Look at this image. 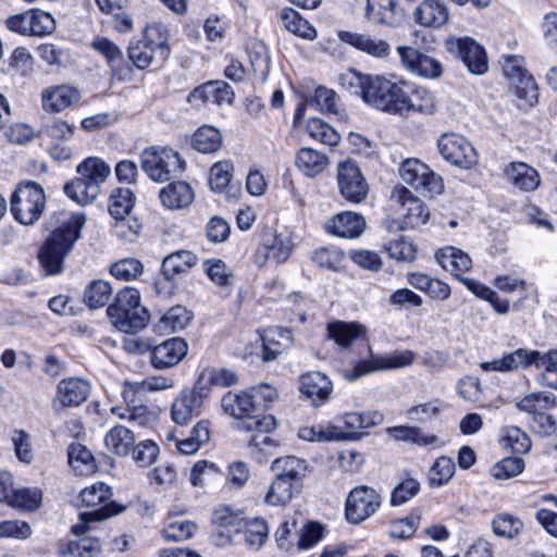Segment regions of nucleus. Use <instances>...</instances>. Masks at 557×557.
<instances>
[{
	"label": "nucleus",
	"instance_id": "f257e3e1",
	"mask_svg": "<svg viewBox=\"0 0 557 557\" xmlns=\"http://www.w3.org/2000/svg\"><path fill=\"white\" fill-rule=\"evenodd\" d=\"M85 223L86 218L83 213L59 211L50 215L47 222L50 233L38 253L39 263L47 275L59 274L62 271L64 258L81 237Z\"/></svg>",
	"mask_w": 557,
	"mask_h": 557
},
{
	"label": "nucleus",
	"instance_id": "f03ea898",
	"mask_svg": "<svg viewBox=\"0 0 557 557\" xmlns=\"http://www.w3.org/2000/svg\"><path fill=\"white\" fill-rule=\"evenodd\" d=\"M78 176L64 185V193L81 206L91 203L109 176L110 166L99 158H86L77 165Z\"/></svg>",
	"mask_w": 557,
	"mask_h": 557
},
{
	"label": "nucleus",
	"instance_id": "7ed1b4c3",
	"mask_svg": "<svg viewBox=\"0 0 557 557\" xmlns=\"http://www.w3.org/2000/svg\"><path fill=\"white\" fill-rule=\"evenodd\" d=\"M107 314L114 327L124 333H137L149 323L150 314L140 302L139 292L132 287L121 289Z\"/></svg>",
	"mask_w": 557,
	"mask_h": 557
},
{
	"label": "nucleus",
	"instance_id": "20e7f679",
	"mask_svg": "<svg viewBox=\"0 0 557 557\" xmlns=\"http://www.w3.org/2000/svg\"><path fill=\"white\" fill-rule=\"evenodd\" d=\"M225 413L234 417L235 429L243 433H270L276 429V419L272 414L256 413L248 391L228 392L221 401Z\"/></svg>",
	"mask_w": 557,
	"mask_h": 557
},
{
	"label": "nucleus",
	"instance_id": "39448f33",
	"mask_svg": "<svg viewBox=\"0 0 557 557\" xmlns=\"http://www.w3.org/2000/svg\"><path fill=\"white\" fill-rule=\"evenodd\" d=\"M140 166L149 178L163 183L180 176L185 170V161L171 148L151 146L141 151Z\"/></svg>",
	"mask_w": 557,
	"mask_h": 557
},
{
	"label": "nucleus",
	"instance_id": "423d86ee",
	"mask_svg": "<svg viewBox=\"0 0 557 557\" xmlns=\"http://www.w3.org/2000/svg\"><path fill=\"white\" fill-rule=\"evenodd\" d=\"M407 89L408 83L405 81L394 82L384 76L374 75L366 92L364 102L389 114L401 115Z\"/></svg>",
	"mask_w": 557,
	"mask_h": 557
},
{
	"label": "nucleus",
	"instance_id": "0eeeda50",
	"mask_svg": "<svg viewBox=\"0 0 557 557\" xmlns=\"http://www.w3.org/2000/svg\"><path fill=\"white\" fill-rule=\"evenodd\" d=\"M46 195L34 182L22 183L11 197V212L24 225L34 224L44 213Z\"/></svg>",
	"mask_w": 557,
	"mask_h": 557
},
{
	"label": "nucleus",
	"instance_id": "6e6552de",
	"mask_svg": "<svg viewBox=\"0 0 557 557\" xmlns=\"http://www.w3.org/2000/svg\"><path fill=\"white\" fill-rule=\"evenodd\" d=\"M112 492L109 485L97 482L81 492L82 503L89 509L81 515L84 522L100 521L124 510L111 500Z\"/></svg>",
	"mask_w": 557,
	"mask_h": 557
},
{
	"label": "nucleus",
	"instance_id": "1a4fd4ad",
	"mask_svg": "<svg viewBox=\"0 0 557 557\" xmlns=\"http://www.w3.org/2000/svg\"><path fill=\"white\" fill-rule=\"evenodd\" d=\"M382 504L381 494L373 487H354L345 503V516L349 523L359 524L374 515Z\"/></svg>",
	"mask_w": 557,
	"mask_h": 557
},
{
	"label": "nucleus",
	"instance_id": "9d476101",
	"mask_svg": "<svg viewBox=\"0 0 557 557\" xmlns=\"http://www.w3.org/2000/svg\"><path fill=\"white\" fill-rule=\"evenodd\" d=\"M416 355L411 350L395 351L386 356H372L369 360H360L350 370L344 372L347 381H356L375 371L395 370L411 366Z\"/></svg>",
	"mask_w": 557,
	"mask_h": 557
},
{
	"label": "nucleus",
	"instance_id": "9b49d317",
	"mask_svg": "<svg viewBox=\"0 0 557 557\" xmlns=\"http://www.w3.org/2000/svg\"><path fill=\"white\" fill-rule=\"evenodd\" d=\"M399 175L406 184L430 195L441 194L444 189L442 177L418 159L405 160Z\"/></svg>",
	"mask_w": 557,
	"mask_h": 557
},
{
	"label": "nucleus",
	"instance_id": "f8f14e48",
	"mask_svg": "<svg viewBox=\"0 0 557 557\" xmlns=\"http://www.w3.org/2000/svg\"><path fill=\"white\" fill-rule=\"evenodd\" d=\"M337 188L342 197L351 203H360L369 194V185L352 161L341 162L337 166Z\"/></svg>",
	"mask_w": 557,
	"mask_h": 557
},
{
	"label": "nucleus",
	"instance_id": "ddd939ff",
	"mask_svg": "<svg viewBox=\"0 0 557 557\" xmlns=\"http://www.w3.org/2000/svg\"><path fill=\"white\" fill-rule=\"evenodd\" d=\"M293 250V244L288 236L277 234L271 228H267L261 234V243L257 249L253 260L255 264L262 268L268 261L275 263L287 261Z\"/></svg>",
	"mask_w": 557,
	"mask_h": 557
},
{
	"label": "nucleus",
	"instance_id": "4468645a",
	"mask_svg": "<svg viewBox=\"0 0 557 557\" xmlns=\"http://www.w3.org/2000/svg\"><path fill=\"white\" fill-rule=\"evenodd\" d=\"M503 73L516 86V94L530 104L537 101L536 83L523 66V59L516 55L504 57Z\"/></svg>",
	"mask_w": 557,
	"mask_h": 557
},
{
	"label": "nucleus",
	"instance_id": "2eb2a0df",
	"mask_svg": "<svg viewBox=\"0 0 557 557\" xmlns=\"http://www.w3.org/2000/svg\"><path fill=\"white\" fill-rule=\"evenodd\" d=\"M438 150L446 161L462 169H470L478 162L473 146L461 135H443L438 139Z\"/></svg>",
	"mask_w": 557,
	"mask_h": 557
},
{
	"label": "nucleus",
	"instance_id": "dca6fc26",
	"mask_svg": "<svg viewBox=\"0 0 557 557\" xmlns=\"http://www.w3.org/2000/svg\"><path fill=\"white\" fill-rule=\"evenodd\" d=\"M446 46L450 53H456L461 59L472 74L481 75L487 71L488 60L486 52L472 38L450 39Z\"/></svg>",
	"mask_w": 557,
	"mask_h": 557
},
{
	"label": "nucleus",
	"instance_id": "f3484780",
	"mask_svg": "<svg viewBox=\"0 0 557 557\" xmlns=\"http://www.w3.org/2000/svg\"><path fill=\"white\" fill-rule=\"evenodd\" d=\"M363 16L375 26L398 27L405 21L396 0H366Z\"/></svg>",
	"mask_w": 557,
	"mask_h": 557
},
{
	"label": "nucleus",
	"instance_id": "a211bd4d",
	"mask_svg": "<svg viewBox=\"0 0 557 557\" xmlns=\"http://www.w3.org/2000/svg\"><path fill=\"white\" fill-rule=\"evenodd\" d=\"M391 198L403 208L401 214L407 227H417L428 221L429 209L406 187L395 186Z\"/></svg>",
	"mask_w": 557,
	"mask_h": 557
},
{
	"label": "nucleus",
	"instance_id": "6ab92c4d",
	"mask_svg": "<svg viewBox=\"0 0 557 557\" xmlns=\"http://www.w3.org/2000/svg\"><path fill=\"white\" fill-rule=\"evenodd\" d=\"M397 52L401 64L412 74L433 78L440 76L442 73V65L436 59L413 47L398 46Z\"/></svg>",
	"mask_w": 557,
	"mask_h": 557
},
{
	"label": "nucleus",
	"instance_id": "aec40b11",
	"mask_svg": "<svg viewBox=\"0 0 557 557\" xmlns=\"http://www.w3.org/2000/svg\"><path fill=\"white\" fill-rule=\"evenodd\" d=\"M337 36L342 42L375 59H386L391 53L388 41L369 34L339 30Z\"/></svg>",
	"mask_w": 557,
	"mask_h": 557
},
{
	"label": "nucleus",
	"instance_id": "412c9836",
	"mask_svg": "<svg viewBox=\"0 0 557 557\" xmlns=\"http://www.w3.org/2000/svg\"><path fill=\"white\" fill-rule=\"evenodd\" d=\"M188 344L181 337H172L151 349V364L154 369L164 370L178 364L187 355Z\"/></svg>",
	"mask_w": 557,
	"mask_h": 557
},
{
	"label": "nucleus",
	"instance_id": "4be33fe9",
	"mask_svg": "<svg viewBox=\"0 0 557 557\" xmlns=\"http://www.w3.org/2000/svg\"><path fill=\"white\" fill-rule=\"evenodd\" d=\"M232 87L223 81H210L195 88L187 97L191 104L212 102L219 106L231 104L234 100Z\"/></svg>",
	"mask_w": 557,
	"mask_h": 557
},
{
	"label": "nucleus",
	"instance_id": "5701e85b",
	"mask_svg": "<svg viewBox=\"0 0 557 557\" xmlns=\"http://www.w3.org/2000/svg\"><path fill=\"white\" fill-rule=\"evenodd\" d=\"M364 228L366 219L363 215L351 211L337 213L325 224L327 233L342 238H357L363 233Z\"/></svg>",
	"mask_w": 557,
	"mask_h": 557
},
{
	"label": "nucleus",
	"instance_id": "b1692460",
	"mask_svg": "<svg viewBox=\"0 0 557 557\" xmlns=\"http://www.w3.org/2000/svg\"><path fill=\"white\" fill-rule=\"evenodd\" d=\"M271 469L275 473V478L293 483V485L302 490L304 479L308 471L306 460L295 456L275 458Z\"/></svg>",
	"mask_w": 557,
	"mask_h": 557
},
{
	"label": "nucleus",
	"instance_id": "393cba45",
	"mask_svg": "<svg viewBox=\"0 0 557 557\" xmlns=\"http://www.w3.org/2000/svg\"><path fill=\"white\" fill-rule=\"evenodd\" d=\"M536 357H539V351L519 348L504 355L499 359L482 362L481 369L484 371L507 372L519 368H528L530 366H535Z\"/></svg>",
	"mask_w": 557,
	"mask_h": 557
},
{
	"label": "nucleus",
	"instance_id": "a878e982",
	"mask_svg": "<svg viewBox=\"0 0 557 557\" xmlns=\"http://www.w3.org/2000/svg\"><path fill=\"white\" fill-rule=\"evenodd\" d=\"M79 99L78 89L67 85L50 86L41 92L42 108L49 112H61Z\"/></svg>",
	"mask_w": 557,
	"mask_h": 557
},
{
	"label": "nucleus",
	"instance_id": "bb28decb",
	"mask_svg": "<svg viewBox=\"0 0 557 557\" xmlns=\"http://www.w3.org/2000/svg\"><path fill=\"white\" fill-rule=\"evenodd\" d=\"M414 18L422 26L437 28L447 23L449 10L445 0H423L414 11Z\"/></svg>",
	"mask_w": 557,
	"mask_h": 557
},
{
	"label": "nucleus",
	"instance_id": "cd10ccee",
	"mask_svg": "<svg viewBox=\"0 0 557 557\" xmlns=\"http://www.w3.org/2000/svg\"><path fill=\"white\" fill-rule=\"evenodd\" d=\"M333 385L329 377L321 372H310L300 377L299 389L314 405L329 399Z\"/></svg>",
	"mask_w": 557,
	"mask_h": 557
},
{
	"label": "nucleus",
	"instance_id": "c85d7f7f",
	"mask_svg": "<svg viewBox=\"0 0 557 557\" xmlns=\"http://www.w3.org/2000/svg\"><path fill=\"white\" fill-rule=\"evenodd\" d=\"M436 111V101L434 96L422 87H412L408 84L405 95V108L403 116H409L413 113L433 114Z\"/></svg>",
	"mask_w": 557,
	"mask_h": 557
},
{
	"label": "nucleus",
	"instance_id": "c756f323",
	"mask_svg": "<svg viewBox=\"0 0 557 557\" xmlns=\"http://www.w3.org/2000/svg\"><path fill=\"white\" fill-rule=\"evenodd\" d=\"M90 384L78 377H69L58 384V396L62 406H79L88 398Z\"/></svg>",
	"mask_w": 557,
	"mask_h": 557
},
{
	"label": "nucleus",
	"instance_id": "7c9ffc66",
	"mask_svg": "<svg viewBox=\"0 0 557 557\" xmlns=\"http://www.w3.org/2000/svg\"><path fill=\"white\" fill-rule=\"evenodd\" d=\"M161 203L170 210H178L188 207L194 200L191 187L182 181L172 182L160 190Z\"/></svg>",
	"mask_w": 557,
	"mask_h": 557
},
{
	"label": "nucleus",
	"instance_id": "2f4dec72",
	"mask_svg": "<svg viewBox=\"0 0 557 557\" xmlns=\"http://www.w3.org/2000/svg\"><path fill=\"white\" fill-rule=\"evenodd\" d=\"M197 261V256L190 250L174 251L162 260L161 274L165 278L175 280L176 276L188 273Z\"/></svg>",
	"mask_w": 557,
	"mask_h": 557
},
{
	"label": "nucleus",
	"instance_id": "473e14b6",
	"mask_svg": "<svg viewBox=\"0 0 557 557\" xmlns=\"http://www.w3.org/2000/svg\"><path fill=\"white\" fill-rule=\"evenodd\" d=\"M193 319V314L183 306L169 309L154 324L153 331L160 335L184 330Z\"/></svg>",
	"mask_w": 557,
	"mask_h": 557
},
{
	"label": "nucleus",
	"instance_id": "72a5a7b5",
	"mask_svg": "<svg viewBox=\"0 0 557 557\" xmlns=\"http://www.w3.org/2000/svg\"><path fill=\"white\" fill-rule=\"evenodd\" d=\"M135 435L132 430L124 425H115L104 436L107 449L119 457L129 455L135 444Z\"/></svg>",
	"mask_w": 557,
	"mask_h": 557
},
{
	"label": "nucleus",
	"instance_id": "f704fd0d",
	"mask_svg": "<svg viewBox=\"0 0 557 557\" xmlns=\"http://www.w3.org/2000/svg\"><path fill=\"white\" fill-rule=\"evenodd\" d=\"M508 181L521 190L531 191L540 185V175L537 171L527 163L512 162L506 171Z\"/></svg>",
	"mask_w": 557,
	"mask_h": 557
},
{
	"label": "nucleus",
	"instance_id": "c9c22d12",
	"mask_svg": "<svg viewBox=\"0 0 557 557\" xmlns=\"http://www.w3.org/2000/svg\"><path fill=\"white\" fill-rule=\"evenodd\" d=\"M197 401L196 398L190 397L185 391H182L172 404V420L176 424L186 425L194 418L200 416L202 407Z\"/></svg>",
	"mask_w": 557,
	"mask_h": 557
},
{
	"label": "nucleus",
	"instance_id": "e433bc0d",
	"mask_svg": "<svg viewBox=\"0 0 557 557\" xmlns=\"http://www.w3.org/2000/svg\"><path fill=\"white\" fill-rule=\"evenodd\" d=\"M363 333L364 327L358 323L335 321L327 324V337L339 348H348Z\"/></svg>",
	"mask_w": 557,
	"mask_h": 557
},
{
	"label": "nucleus",
	"instance_id": "4c0bfd02",
	"mask_svg": "<svg viewBox=\"0 0 557 557\" xmlns=\"http://www.w3.org/2000/svg\"><path fill=\"white\" fill-rule=\"evenodd\" d=\"M243 533L246 546L251 550L262 547L269 536L268 524L262 518L246 519L245 524L237 531Z\"/></svg>",
	"mask_w": 557,
	"mask_h": 557
},
{
	"label": "nucleus",
	"instance_id": "58836bf2",
	"mask_svg": "<svg viewBox=\"0 0 557 557\" xmlns=\"http://www.w3.org/2000/svg\"><path fill=\"white\" fill-rule=\"evenodd\" d=\"M329 164L327 157L311 148H301L296 156L297 168L307 176L314 177Z\"/></svg>",
	"mask_w": 557,
	"mask_h": 557
},
{
	"label": "nucleus",
	"instance_id": "ea45409f",
	"mask_svg": "<svg viewBox=\"0 0 557 557\" xmlns=\"http://www.w3.org/2000/svg\"><path fill=\"white\" fill-rule=\"evenodd\" d=\"M248 435L249 454L253 460L262 465L269 461L274 455L276 443L268 435L269 433L253 432Z\"/></svg>",
	"mask_w": 557,
	"mask_h": 557
},
{
	"label": "nucleus",
	"instance_id": "a19ab883",
	"mask_svg": "<svg viewBox=\"0 0 557 557\" xmlns=\"http://www.w3.org/2000/svg\"><path fill=\"white\" fill-rule=\"evenodd\" d=\"M300 492L301 488L293 483L274 478L265 493L264 503L269 506H286Z\"/></svg>",
	"mask_w": 557,
	"mask_h": 557
},
{
	"label": "nucleus",
	"instance_id": "79ce46f5",
	"mask_svg": "<svg viewBox=\"0 0 557 557\" xmlns=\"http://www.w3.org/2000/svg\"><path fill=\"white\" fill-rule=\"evenodd\" d=\"M280 17L288 32L309 40L317 37L315 28L307 20H304L294 9L285 8L281 10Z\"/></svg>",
	"mask_w": 557,
	"mask_h": 557
},
{
	"label": "nucleus",
	"instance_id": "37998d69",
	"mask_svg": "<svg viewBox=\"0 0 557 557\" xmlns=\"http://www.w3.org/2000/svg\"><path fill=\"white\" fill-rule=\"evenodd\" d=\"M517 408L532 417L556 406V398L550 392H533L522 397L516 404Z\"/></svg>",
	"mask_w": 557,
	"mask_h": 557
},
{
	"label": "nucleus",
	"instance_id": "c03bdc74",
	"mask_svg": "<svg viewBox=\"0 0 557 557\" xmlns=\"http://www.w3.org/2000/svg\"><path fill=\"white\" fill-rule=\"evenodd\" d=\"M169 29L162 23H151L146 26L144 34V41L147 42L152 49L157 50V54L165 60L169 57Z\"/></svg>",
	"mask_w": 557,
	"mask_h": 557
},
{
	"label": "nucleus",
	"instance_id": "a18cd8bd",
	"mask_svg": "<svg viewBox=\"0 0 557 557\" xmlns=\"http://www.w3.org/2000/svg\"><path fill=\"white\" fill-rule=\"evenodd\" d=\"M191 145L201 153H212L222 146V135L218 128L203 125L194 133Z\"/></svg>",
	"mask_w": 557,
	"mask_h": 557
},
{
	"label": "nucleus",
	"instance_id": "49530a36",
	"mask_svg": "<svg viewBox=\"0 0 557 557\" xmlns=\"http://www.w3.org/2000/svg\"><path fill=\"white\" fill-rule=\"evenodd\" d=\"M535 367L544 368L543 372L539 375V384L557 389V349L549 350L546 354L539 351Z\"/></svg>",
	"mask_w": 557,
	"mask_h": 557
},
{
	"label": "nucleus",
	"instance_id": "de8ad7c7",
	"mask_svg": "<svg viewBox=\"0 0 557 557\" xmlns=\"http://www.w3.org/2000/svg\"><path fill=\"white\" fill-rule=\"evenodd\" d=\"M41 503V492L37 488L22 487L14 490L7 500V504L13 508L34 511Z\"/></svg>",
	"mask_w": 557,
	"mask_h": 557
},
{
	"label": "nucleus",
	"instance_id": "09e8293b",
	"mask_svg": "<svg viewBox=\"0 0 557 557\" xmlns=\"http://www.w3.org/2000/svg\"><path fill=\"white\" fill-rule=\"evenodd\" d=\"M210 438L209 425L199 421L190 431L189 436L177 442L178 450L184 455H193Z\"/></svg>",
	"mask_w": 557,
	"mask_h": 557
},
{
	"label": "nucleus",
	"instance_id": "8fccbe9b",
	"mask_svg": "<svg viewBox=\"0 0 557 557\" xmlns=\"http://www.w3.org/2000/svg\"><path fill=\"white\" fill-rule=\"evenodd\" d=\"M112 286L103 280H95L84 292V302L91 309L104 307L111 295Z\"/></svg>",
	"mask_w": 557,
	"mask_h": 557
},
{
	"label": "nucleus",
	"instance_id": "3c124183",
	"mask_svg": "<svg viewBox=\"0 0 557 557\" xmlns=\"http://www.w3.org/2000/svg\"><path fill=\"white\" fill-rule=\"evenodd\" d=\"M135 202V196L128 188H116L112 191L109 212L115 220L127 218Z\"/></svg>",
	"mask_w": 557,
	"mask_h": 557
},
{
	"label": "nucleus",
	"instance_id": "603ef678",
	"mask_svg": "<svg viewBox=\"0 0 557 557\" xmlns=\"http://www.w3.org/2000/svg\"><path fill=\"white\" fill-rule=\"evenodd\" d=\"M502 444L513 453L525 454L531 448V440L525 432L517 426H505L500 431Z\"/></svg>",
	"mask_w": 557,
	"mask_h": 557
},
{
	"label": "nucleus",
	"instance_id": "864d4df0",
	"mask_svg": "<svg viewBox=\"0 0 557 557\" xmlns=\"http://www.w3.org/2000/svg\"><path fill=\"white\" fill-rule=\"evenodd\" d=\"M374 75L361 74L356 70H348L341 75L339 82L344 89L354 95H359L366 101V92L370 83L373 81Z\"/></svg>",
	"mask_w": 557,
	"mask_h": 557
},
{
	"label": "nucleus",
	"instance_id": "5fc2aeb1",
	"mask_svg": "<svg viewBox=\"0 0 557 557\" xmlns=\"http://www.w3.org/2000/svg\"><path fill=\"white\" fill-rule=\"evenodd\" d=\"M307 132L310 137L324 145L336 146L341 140V136L337 132L318 117L309 119L307 123Z\"/></svg>",
	"mask_w": 557,
	"mask_h": 557
},
{
	"label": "nucleus",
	"instance_id": "6e6d98bb",
	"mask_svg": "<svg viewBox=\"0 0 557 557\" xmlns=\"http://www.w3.org/2000/svg\"><path fill=\"white\" fill-rule=\"evenodd\" d=\"M455 473V463L451 458L442 456L437 458L429 471L430 486L446 484Z\"/></svg>",
	"mask_w": 557,
	"mask_h": 557
},
{
	"label": "nucleus",
	"instance_id": "4d7b16f0",
	"mask_svg": "<svg viewBox=\"0 0 557 557\" xmlns=\"http://www.w3.org/2000/svg\"><path fill=\"white\" fill-rule=\"evenodd\" d=\"M444 410L443 401L434 399L428 403L419 404L410 407L406 414L407 417L420 423H425L432 419L437 418Z\"/></svg>",
	"mask_w": 557,
	"mask_h": 557
},
{
	"label": "nucleus",
	"instance_id": "13d9d810",
	"mask_svg": "<svg viewBox=\"0 0 557 557\" xmlns=\"http://www.w3.org/2000/svg\"><path fill=\"white\" fill-rule=\"evenodd\" d=\"M233 177V164L230 161L215 162L210 169L209 184L213 191L222 193Z\"/></svg>",
	"mask_w": 557,
	"mask_h": 557
},
{
	"label": "nucleus",
	"instance_id": "bf43d9fd",
	"mask_svg": "<svg viewBox=\"0 0 557 557\" xmlns=\"http://www.w3.org/2000/svg\"><path fill=\"white\" fill-rule=\"evenodd\" d=\"M212 522L225 529H233L235 533L245 524V517L242 512L234 511L228 506H220L214 509Z\"/></svg>",
	"mask_w": 557,
	"mask_h": 557
},
{
	"label": "nucleus",
	"instance_id": "052dcab7",
	"mask_svg": "<svg viewBox=\"0 0 557 557\" xmlns=\"http://www.w3.org/2000/svg\"><path fill=\"white\" fill-rule=\"evenodd\" d=\"M197 531V525L189 520H175L161 532L165 541L181 542L190 539Z\"/></svg>",
	"mask_w": 557,
	"mask_h": 557
},
{
	"label": "nucleus",
	"instance_id": "680f3d73",
	"mask_svg": "<svg viewBox=\"0 0 557 557\" xmlns=\"http://www.w3.org/2000/svg\"><path fill=\"white\" fill-rule=\"evenodd\" d=\"M157 50L152 49L144 40L132 42L128 47V58L139 70L149 67L154 59Z\"/></svg>",
	"mask_w": 557,
	"mask_h": 557
},
{
	"label": "nucleus",
	"instance_id": "e2e57ef3",
	"mask_svg": "<svg viewBox=\"0 0 557 557\" xmlns=\"http://www.w3.org/2000/svg\"><path fill=\"white\" fill-rule=\"evenodd\" d=\"M144 271L143 263L135 258H125L111 265V274L123 281H132L141 275Z\"/></svg>",
	"mask_w": 557,
	"mask_h": 557
},
{
	"label": "nucleus",
	"instance_id": "0e129e2a",
	"mask_svg": "<svg viewBox=\"0 0 557 557\" xmlns=\"http://www.w3.org/2000/svg\"><path fill=\"white\" fill-rule=\"evenodd\" d=\"M344 255L337 249L320 248L312 255V261L321 269L337 272L342 269Z\"/></svg>",
	"mask_w": 557,
	"mask_h": 557
},
{
	"label": "nucleus",
	"instance_id": "69168bd1",
	"mask_svg": "<svg viewBox=\"0 0 557 557\" xmlns=\"http://www.w3.org/2000/svg\"><path fill=\"white\" fill-rule=\"evenodd\" d=\"M249 397L252 401L256 413H261L262 410L269 408V406L276 398V391L274 387L268 384H260L247 388Z\"/></svg>",
	"mask_w": 557,
	"mask_h": 557
},
{
	"label": "nucleus",
	"instance_id": "338daca9",
	"mask_svg": "<svg viewBox=\"0 0 557 557\" xmlns=\"http://www.w3.org/2000/svg\"><path fill=\"white\" fill-rule=\"evenodd\" d=\"M524 469V461L520 457H507L492 468V475L497 480L517 476Z\"/></svg>",
	"mask_w": 557,
	"mask_h": 557
},
{
	"label": "nucleus",
	"instance_id": "774afa93",
	"mask_svg": "<svg viewBox=\"0 0 557 557\" xmlns=\"http://www.w3.org/2000/svg\"><path fill=\"white\" fill-rule=\"evenodd\" d=\"M67 552L74 557H98L101 553V545L95 537H83L70 542Z\"/></svg>",
	"mask_w": 557,
	"mask_h": 557
}]
</instances>
